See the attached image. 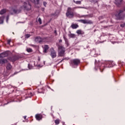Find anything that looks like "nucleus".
I'll return each instance as SVG.
<instances>
[{
	"instance_id": "nucleus-21",
	"label": "nucleus",
	"mask_w": 125,
	"mask_h": 125,
	"mask_svg": "<svg viewBox=\"0 0 125 125\" xmlns=\"http://www.w3.org/2000/svg\"><path fill=\"white\" fill-rule=\"evenodd\" d=\"M68 37H69V38L74 39V38H76V35H75L74 34L70 33V34H68Z\"/></svg>"
},
{
	"instance_id": "nucleus-48",
	"label": "nucleus",
	"mask_w": 125,
	"mask_h": 125,
	"mask_svg": "<svg viewBox=\"0 0 125 125\" xmlns=\"http://www.w3.org/2000/svg\"><path fill=\"white\" fill-rule=\"evenodd\" d=\"M13 34H14V32H13Z\"/></svg>"
},
{
	"instance_id": "nucleus-16",
	"label": "nucleus",
	"mask_w": 125,
	"mask_h": 125,
	"mask_svg": "<svg viewBox=\"0 0 125 125\" xmlns=\"http://www.w3.org/2000/svg\"><path fill=\"white\" fill-rule=\"evenodd\" d=\"M123 1V0H115V3L116 5H120V4H121L122 2Z\"/></svg>"
},
{
	"instance_id": "nucleus-44",
	"label": "nucleus",
	"mask_w": 125,
	"mask_h": 125,
	"mask_svg": "<svg viewBox=\"0 0 125 125\" xmlns=\"http://www.w3.org/2000/svg\"><path fill=\"white\" fill-rule=\"evenodd\" d=\"M125 11V7L124 8L123 12Z\"/></svg>"
},
{
	"instance_id": "nucleus-18",
	"label": "nucleus",
	"mask_w": 125,
	"mask_h": 125,
	"mask_svg": "<svg viewBox=\"0 0 125 125\" xmlns=\"http://www.w3.org/2000/svg\"><path fill=\"white\" fill-rule=\"evenodd\" d=\"M17 2V0H10L9 1V3L10 4H15Z\"/></svg>"
},
{
	"instance_id": "nucleus-17",
	"label": "nucleus",
	"mask_w": 125,
	"mask_h": 125,
	"mask_svg": "<svg viewBox=\"0 0 125 125\" xmlns=\"http://www.w3.org/2000/svg\"><path fill=\"white\" fill-rule=\"evenodd\" d=\"M32 2H33V3H35V4H39L40 3V0H29Z\"/></svg>"
},
{
	"instance_id": "nucleus-26",
	"label": "nucleus",
	"mask_w": 125,
	"mask_h": 125,
	"mask_svg": "<svg viewBox=\"0 0 125 125\" xmlns=\"http://www.w3.org/2000/svg\"><path fill=\"white\" fill-rule=\"evenodd\" d=\"M26 51L29 53L33 52V50L31 48L26 49Z\"/></svg>"
},
{
	"instance_id": "nucleus-33",
	"label": "nucleus",
	"mask_w": 125,
	"mask_h": 125,
	"mask_svg": "<svg viewBox=\"0 0 125 125\" xmlns=\"http://www.w3.org/2000/svg\"><path fill=\"white\" fill-rule=\"evenodd\" d=\"M8 19H9V16L8 15L6 17V20L7 23H8Z\"/></svg>"
},
{
	"instance_id": "nucleus-27",
	"label": "nucleus",
	"mask_w": 125,
	"mask_h": 125,
	"mask_svg": "<svg viewBox=\"0 0 125 125\" xmlns=\"http://www.w3.org/2000/svg\"><path fill=\"white\" fill-rule=\"evenodd\" d=\"M74 2H75V3H76V4H81L82 3V1H75V0H73Z\"/></svg>"
},
{
	"instance_id": "nucleus-4",
	"label": "nucleus",
	"mask_w": 125,
	"mask_h": 125,
	"mask_svg": "<svg viewBox=\"0 0 125 125\" xmlns=\"http://www.w3.org/2000/svg\"><path fill=\"white\" fill-rule=\"evenodd\" d=\"M81 63V60L78 59H75L71 60L69 62V64L72 68H77Z\"/></svg>"
},
{
	"instance_id": "nucleus-31",
	"label": "nucleus",
	"mask_w": 125,
	"mask_h": 125,
	"mask_svg": "<svg viewBox=\"0 0 125 125\" xmlns=\"http://www.w3.org/2000/svg\"><path fill=\"white\" fill-rule=\"evenodd\" d=\"M30 37H31V35H30V34H26L25 35L26 39H29V38H30Z\"/></svg>"
},
{
	"instance_id": "nucleus-35",
	"label": "nucleus",
	"mask_w": 125,
	"mask_h": 125,
	"mask_svg": "<svg viewBox=\"0 0 125 125\" xmlns=\"http://www.w3.org/2000/svg\"><path fill=\"white\" fill-rule=\"evenodd\" d=\"M10 42H11V40L9 39L7 41V44H10Z\"/></svg>"
},
{
	"instance_id": "nucleus-30",
	"label": "nucleus",
	"mask_w": 125,
	"mask_h": 125,
	"mask_svg": "<svg viewBox=\"0 0 125 125\" xmlns=\"http://www.w3.org/2000/svg\"><path fill=\"white\" fill-rule=\"evenodd\" d=\"M59 123H60V121L59 120H56L55 121V123L56 124V125H59Z\"/></svg>"
},
{
	"instance_id": "nucleus-12",
	"label": "nucleus",
	"mask_w": 125,
	"mask_h": 125,
	"mask_svg": "<svg viewBox=\"0 0 125 125\" xmlns=\"http://www.w3.org/2000/svg\"><path fill=\"white\" fill-rule=\"evenodd\" d=\"M49 48V47L48 46V45H44L43 52H44V53H46Z\"/></svg>"
},
{
	"instance_id": "nucleus-46",
	"label": "nucleus",
	"mask_w": 125,
	"mask_h": 125,
	"mask_svg": "<svg viewBox=\"0 0 125 125\" xmlns=\"http://www.w3.org/2000/svg\"><path fill=\"white\" fill-rule=\"evenodd\" d=\"M42 10H44V8H42Z\"/></svg>"
},
{
	"instance_id": "nucleus-6",
	"label": "nucleus",
	"mask_w": 125,
	"mask_h": 125,
	"mask_svg": "<svg viewBox=\"0 0 125 125\" xmlns=\"http://www.w3.org/2000/svg\"><path fill=\"white\" fill-rule=\"evenodd\" d=\"M117 20H122L125 18V14L124 13V10H120L118 14L115 15Z\"/></svg>"
},
{
	"instance_id": "nucleus-22",
	"label": "nucleus",
	"mask_w": 125,
	"mask_h": 125,
	"mask_svg": "<svg viewBox=\"0 0 125 125\" xmlns=\"http://www.w3.org/2000/svg\"><path fill=\"white\" fill-rule=\"evenodd\" d=\"M5 12H6V9H3L2 10H0V14L1 15H2V14H4V13H5Z\"/></svg>"
},
{
	"instance_id": "nucleus-47",
	"label": "nucleus",
	"mask_w": 125,
	"mask_h": 125,
	"mask_svg": "<svg viewBox=\"0 0 125 125\" xmlns=\"http://www.w3.org/2000/svg\"><path fill=\"white\" fill-rule=\"evenodd\" d=\"M98 2V1H96V2H97V3Z\"/></svg>"
},
{
	"instance_id": "nucleus-43",
	"label": "nucleus",
	"mask_w": 125,
	"mask_h": 125,
	"mask_svg": "<svg viewBox=\"0 0 125 125\" xmlns=\"http://www.w3.org/2000/svg\"><path fill=\"white\" fill-rule=\"evenodd\" d=\"M54 33H55V34H56V33H57L56 30H55V31H54Z\"/></svg>"
},
{
	"instance_id": "nucleus-7",
	"label": "nucleus",
	"mask_w": 125,
	"mask_h": 125,
	"mask_svg": "<svg viewBox=\"0 0 125 125\" xmlns=\"http://www.w3.org/2000/svg\"><path fill=\"white\" fill-rule=\"evenodd\" d=\"M77 21L83 24H92L93 23L92 21L88 20H78Z\"/></svg>"
},
{
	"instance_id": "nucleus-42",
	"label": "nucleus",
	"mask_w": 125,
	"mask_h": 125,
	"mask_svg": "<svg viewBox=\"0 0 125 125\" xmlns=\"http://www.w3.org/2000/svg\"><path fill=\"white\" fill-rule=\"evenodd\" d=\"M41 60V58H38V61H40Z\"/></svg>"
},
{
	"instance_id": "nucleus-1",
	"label": "nucleus",
	"mask_w": 125,
	"mask_h": 125,
	"mask_svg": "<svg viewBox=\"0 0 125 125\" xmlns=\"http://www.w3.org/2000/svg\"><path fill=\"white\" fill-rule=\"evenodd\" d=\"M31 8L32 6L31 5V4H30V2H29V1H26L24 2L23 5L21 6L20 9H16L13 8L12 9L14 13L18 14L22 11V9H23V10L26 11H29Z\"/></svg>"
},
{
	"instance_id": "nucleus-15",
	"label": "nucleus",
	"mask_w": 125,
	"mask_h": 125,
	"mask_svg": "<svg viewBox=\"0 0 125 125\" xmlns=\"http://www.w3.org/2000/svg\"><path fill=\"white\" fill-rule=\"evenodd\" d=\"M36 120H37V121H41V120H42V115L37 114L36 115Z\"/></svg>"
},
{
	"instance_id": "nucleus-20",
	"label": "nucleus",
	"mask_w": 125,
	"mask_h": 125,
	"mask_svg": "<svg viewBox=\"0 0 125 125\" xmlns=\"http://www.w3.org/2000/svg\"><path fill=\"white\" fill-rule=\"evenodd\" d=\"M12 68V66H11V64L10 63H8L6 66L7 70H11Z\"/></svg>"
},
{
	"instance_id": "nucleus-9",
	"label": "nucleus",
	"mask_w": 125,
	"mask_h": 125,
	"mask_svg": "<svg viewBox=\"0 0 125 125\" xmlns=\"http://www.w3.org/2000/svg\"><path fill=\"white\" fill-rule=\"evenodd\" d=\"M8 56V52L7 51L4 52L0 54V58H3Z\"/></svg>"
},
{
	"instance_id": "nucleus-10",
	"label": "nucleus",
	"mask_w": 125,
	"mask_h": 125,
	"mask_svg": "<svg viewBox=\"0 0 125 125\" xmlns=\"http://www.w3.org/2000/svg\"><path fill=\"white\" fill-rule=\"evenodd\" d=\"M35 41L36 42H39V43L42 42V38H41V37H36L35 38Z\"/></svg>"
},
{
	"instance_id": "nucleus-23",
	"label": "nucleus",
	"mask_w": 125,
	"mask_h": 125,
	"mask_svg": "<svg viewBox=\"0 0 125 125\" xmlns=\"http://www.w3.org/2000/svg\"><path fill=\"white\" fill-rule=\"evenodd\" d=\"M18 59V58H17V56H14L12 58V61L13 62H14L16 61Z\"/></svg>"
},
{
	"instance_id": "nucleus-25",
	"label": "nucleus",
	"mask_w": 125,
	"mask_h": 125,
	"mask_svg": "<svg viewBox=\"0 0 125 125\" xmlns=\"http://www.w3.org/2000/svg\"><path fill=\"white\" fill-rule=\"evenodd\" d=\"M3 19H4V17H0V24H2V23H3Z\"/></svg>"
},
{
	"instance_id": "nucleus-29",
	"label": "nucleus",
	"mask_w": 125,
	"mask_h": 125,
	"mask_svg": "<svg viewBox=\"0 0 125 125\" xmlns=\"http://www.w3.org/2000/svg\"><path fill=\"white\" fill-rule=\"evenodd\" d=\"M28 67L29 69V70H31V69H32V68H33V66L32 65H31L30 64H28Z\"/></svg>"
},
{
	"instance_id": "nucleus-38",
	"label": "nucleus",
	"mask_w": 125,
	"mask_h": 125,
	"mask_svg": "<svg viewBox=\"0 0 125 125\" xmlns=\"http://www.w3.org/2000/svg\"><path fill=\"white\" fill-rule=\"evenodd\" d=\"M63 61H64L63 59H62L59 63H61V62H63Z\"/></svg>"
},
{
	"instance_id": "nucleus-13",
	"label": "nucleus",
	"mask_w": 125,
	"mask_h": 125,
	"mask_svg": "<svg viewBox=\"0 0 125 125\" xmlns=\"http://www.w3.org/2000/svg\"><path fill=\"white\" fill-rule=\"evenodd\" d=\"M5 63H7V60L4 59H0V64L3 65V64H5Z\"/></svg>"
},
{
	"instance_id": "nucleus-32",
	"label": "nucleus",
	"mask_w": 125,
	"mask_h": 125,
	"mask_svg": "<svg viewBox=\"0 0 125 125\" xmlns=\"http://www.w3.org/2000/svg\"><path fill=\"white\" fill-rule=\"evenodd\" d=\"M38 22H39L40 25L42 24V19L41 18L38 19Z\"/></svg>"
},
{
	"instance_id": "nucleus-40",
	"label": "nucleus",
	"mask_w": 125,
	"mask_h": 125,
	"mask_svg": "<svg viewBox=\"0 0 125 125\" xmlns=\"http://www.w3.org/2000/svg\"><path fill=\"white\" fill-rule=\"evenodd\" d=\"M59 42H62V40H60L59 41Z\"/></svg>"
},
{
	"instance_id": "nucleus-36",
	"label": "nucleus",
	"mask_w": 125,
	"mask_h": 125,
	"mask_svg": "<svg viewBox=\"0 0 125 125\" xmlns=\"http://www.w3.org/2000/svg\"><path fill=\"white\" fill-rule=\"evenodd\" d=\"M63 59H64V60H69V58H63Z\"/></svg>"
},
{
	"instance_id": "nucleus-14",
	"label": "nucleus",
	"mask_w": 125,
	"mask_h": 125,
	"mask_svg": "<svg viewBox=\"0 0 125 125\" xmlns=\"http://www.w3.org/2000/svg\"><path fill=\"white\" fill-rule=\"evenodd\" d=\"M76 33L78 35H84V32L81 29H79L76 31Z\"/></svg>"
},
{
	"instance_id": "nucleus-41",
	"label": "nucleus",
	"mask_w": 125,
	"mask_h": 125,
	"mask_svg": "<svg viewBox=\"0 0 125 125\" xmlns=\"http://www.w3.org/2000/svg\"><path fill=\"white\" fill-rule=\"evenodd\" d=\"M18 72H15L14 73V75H16V74H18Z\"/></svg>"
},
{
	"instance_id": "nucleus-28",
	"label": "nucleus",
	"mask_w": 125,
	"mask_h": 125,
	"mask_svg": "<svg viewBox=\"0 0 125 125\" xmlns=\"http://www.w3.org/2000/svg\"><path fill=\"white\" fill-rule=\"evenodd\" d=\"M120 27H121V28H125V22H124L123 23H122L120 24Z\"/></svg>"
},
{
	"instance_id": "nucleus-45",
	"label": "nucleus",
	"mask_w": 125,
	"mask_h": 125,
	"mask_svg": "<svg viewBox=\"0 0 125 125\" xmlns=\"http://www.w3.org/2000/svg\"><path fill=\"white\" fill-rule=\"evenodd\" d=\"M78 8H82V7H77Z\"/></svg>"
},
{
	"instance_id": "nucleus-5",
	"label": "nucleus",
	"mask_w": 125,
	"mask_h": 125,
	"mask_svg": "<svg viewBox=\"0 0 125 125\" xmlns=\"http://www.w3.org/2000/svg\"><path fill=\"white\" fill-rule=\"evenodd\" d=\"M58 56L60 57H63L65 56V47L62 45H58Z\"/></svg>"
},
{
	"instance_id": "nucleus-37",
	"label": "nucleus",
	"mask_w": 125,
	"mask_h": 125,
	"mask_svg": "<svg viewBox=\"0 0 125 125\" xmlns=\"http://www.w3.org/2000/svg\"><path fill=\"white\" fill-rule=\"evenodd\" d=\"M30 96H29V97H32V96H33V94L32 93V92H30Z\"/></svg>"
},
{
	"instance_id": "nucleus-39",
	"label": "nucleus",
	"mask_w": 125,
	"mask_h": 125,
	"mask_svg": "<svg viewBox=\"0 0 125 125\" xmlns=\"http://www.w3.org/2000/svg\"><path fill=\"white\" fill-rule=\"evenodd\" d=\"M23 118H24V120H26V118H27V116H25L23 117Z\"/></svg>"
},
{
	"instance_id": "nucleus-24",
	"label": "nucleus",
	"mask_w": 125,
	"mask_h": 125,
	"mask_svg": "<svg viewBox=\"0 0 125 125\" xmlns=\"http://www.w3.org/2000/svg\"><path fill=\"white\" fill-rule=\"evenodd\" d=\"M38 93H44V90L42 88L38 89Z\"/></svg>"
},
{
	"instance_id": "nucleus-8",
	"label": "nucleus",
	"mask_w": 125,
	"mask_h": 125,
	"mask_svg": "<svg viewBox=\"0 0 125 125\" xmlns=\"http://www.w3.org/2000/svg\"><path fill=\"white\" fill-rule=\"evenodd\" d=\"M50 56L53 59L56 57V52L54 50V48H51Z\"/></svg>"
},
{
	"instance_id": "nucleus-11",
	"label": "nucleus",
	"mask_w": 125,
	"mask_h": 125,
	"mask_svg": "<svg viewBox=\"0 0 125 125\" xmlns=\"http://www.w3.org/2000/svg\"><path fill=\"white\" fill-rule=\"evenodd\" d=\"M63 38L64 40L65 44L67 45V46H69V41H68V39L66 38V36L65 35H63Z\"/></svg>"
},
{
	"instance_id": "nucleus-19",
	"label": "nucleus",
	"mask_w": 125,
	"mask_h": 125,
	"mask_svg": "<svg viewBox=\"0 0 125 125\" xmlns=\"http://www.w3.org/2000/svg\"><path fill=\"white\" fill-rule=\"evenodd\" d=\"M71 27L73 29H77V28H79V25L73 23L72 24Z\"/></svg>"
},
{
	"instance_id": "nucleus-3",
	"label": "nucleus",
	"mask_w": 125,
	"mask_h": 125,
	"mask_svg": "<svg viewBox=\"0 0 125 125\" xmlns=\"http://www.w3.org/2000/svg\"><path fill=\"white\" fill-rule=\"evenodd\" d=\"M76 8V7H68L65 14L66 17L70 19L73 18V17H74V10H75Z\"/></svg>"
},
{
	"instance_id": "nucleus-34",
	"label": "nucleus",
	"mask_w": 125,
	"mask_h": 125,
	"mask_svg": "<svg viewBox=\"0 0 125 125\" xmlns=\"http://www.w3.org/2000/svg\"><path fill=\"white\" fill-rule=\"evenodd\" d=\"M43 4L45 7H46V5L47 4V3L45 1L43 2Z\"/></svg>"
},
{
	"instance_id": "nucleus-2",
	"label": "nucleus",
	"mask_w": 125,
	"mask_h": 125,
	"mask_svg": "<svg viewBox=\"0 0 125 125\" xmlns=\"http://www.w3.org/2000/svg\"><path fill=\"white\" fill-rule=\"evenodd\" d=\"M95 65L96 67H99V69L101 72H102V70H104V67H106V68H111V67H113L112 62L110 61L105 62L104 63H102V62H96V61L95 62Z\"/></svg>"
}]
</instances>
